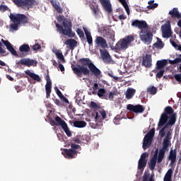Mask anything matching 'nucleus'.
<instances>
[{
  "mask_svg": "<svg viewBox=\"0 0 181 181\" xmlns=\"http://www.w3.org/2000/svg\"><path fill=\"white\" fill-rule=\"evenodd\" d=\"M61 25L59 23L56 24L57 32L64 35V36H68V37H74L76 36V33L73 32L71 21L69 20H65Z\"/></svg>",
  "mask_w": 181,
  "mask_h": 181,
  "instance_id": "nucleus-4",
  "label": "nucleus"
},
{
  "mask_svg": "<svg viewBox=\"0 0 181 181\" xmlns=\"http://www.w3.org/2000/svg\"><path fill=\"white\" fill-rule=\"evenodd\" d=\"M76 32L81 39H84V32L81 29L77 28Z\"/></svg>",
  "mask_w": 181,
  "mask_h": 181,
  "instance_id": "nucleus-45",
  "label": "nucleus"
},
{
  "mask_svg": "<svg viewBox=\"0 0 181 181\" xmlns=\"http://www.w3.org/2000/svg\"><path fill=\"white\" fill-rule=\"evenodd\" d=\"M148 161H144L142 160H139V163H138V168L140 170H144L145 168L146 167V163Z\"/></svg>",
  "mask_w": 181,
  "mask_h": 181,
  "instance_id": "nucleus-35",
  "label": "nucleus"
},
{
  "mask_svg": "<svg viewBox=\"0 0 181 181\" xmlns=\"http://www.w3.org/2000/svg\"><path fill=\"white\" fill-rule=\"evenodd\" d=\"M55 54L57 59H59V60H62V63H66V59H64V56H63V53L60 52H57Z\"/></svg>",
  "mask_w": 181,
  "mask_h": 181,
  "instance_id": "nucleus-39",
  "label": "nucleus"
},
{
  "mask_svg": "<svg viewBox=\"0 0 181 181\" xmlns=\"http://www.w3.org/2000/svg\"><path fill=\"white\" fill-rule=\"evenodd\" d=\"M146 93H148V94H150L151 95H155V94L158 93V88L153 86H150L147 88Z\"/></svg>",
  "mask_w": 181,
  "mask_h": 181,
  "instance_id": "nucleus-31",
  "label": "nucleus"
},
{
  "mask_svg": "<svg viewBox=\"0 0 181 181\" xmlns=\"http://www.w3.org/2000/svg\"><path fill=\"white\" fill-rule=\"evenodd\" d=\"M155 8H158V4H149L147 6V9H155Z\"/></svg>",
  "mask_w": 181,
  "mask_h": 181,
  "instance_id": "nucleus-53",
  "label": "nucleus"
},
{
  "mask_svg": "<svg viewBox=\"0 0 181 181\" xmlns=\"http://www.w3.org/2000/svg\"><path fill=\"white\" fill-rule=\"evenodd\" d=\"M1 42L6 46L7 50H8V52H10L13 56L18 57V52H16L15 48H13V46H12V44H11L9 41L2 39Z\"/></svg>",
  "mask_w": 181,
  "mask_h": 181,
  "instance_id": "nucleus-22",
  "label": "nucleus"
},
{
  "mask_svg": "<svg viewBox=\"0 0 181 181\" xmlns=\"http://www.w3.org/2000/svg\"><path fill=\"white\" fill-rule=\"evenodd\" d=\"M172 132L170 131H168L166 134L165 137L163 139V144H162V148L159 150V163L162 162L163 159L165 158V153L166 152H169V146L172 145L170 143V140L172 139Z\"/></svg>",
  "mask_w": 181,
  "mask_h": 181,
  "instance_id": "nucleus-6",
  "label": "nucleus"
},
{
  "mask_svg": "<svg viewBox=\"0 0 181 181\" xmlns=\"http://www.w3.org/2000/svg\"><path fill=\"white\" fill-rule=\"evenodd\" d=\"M90 9L93 15H95V16L98 15V12H99L98 6L90 5Z\"/></svg>",
  "mask_w": 181,
  "mask_h": 181,
  "instance_id": "nucleus-38",
  "label": "nucleus"
},
{
  "mask_svg": "<svg viewBox=\"0 0 181 181\" xmlns=\"http://www.w3.org/2000/svg\"><path fill=\"white\" fill-rule=\"evenodd\" d=\"M13 2L18 8L28 10L37 4L36 0H13Z\"/></svg>",
  "mask_w": 181,
  "mask_h": 181,
  "instance_id": "nucleus-9",
  "label": "nucleus"
},
{
  "mask_svg": "<svg viewBox=\"0 0 181 181\" xmlns=\"http://www.w3.org/2000/svg\"><path fill=\"white\" fill-rule=\"evenodd\" d=\"M0 53L1 54H6V50L2 48V42H0Z\"/></svg>",
  "mask_w": 181,
  "mask_h": 181,
  "instance_id": "nucleus-56",
  "label": "nucleus"
},
{
  "mask_svg": "<svg viewBox=\"0 0 181 181\" xmlns=\"http://www.w3.org/2000/svg\"><path fill=\"white\" fill-rule=\"evenodd\" d=\"M64 43L66 45V46H69V49L71 50H73L77 47V41L73 38L66 40Z\"/></svg>",
  "mask_w": 181,
  "mask_h": 181,
  "instance_id": "nucleus-27",
  "label": "nucleus"
},
{
  "mask_svg": "<svg viewBox=\"0 0 181 181\" xmlns=\"http://www.w3.org/2000/svg\"><path fill=\"white\" fill-rule=\"evenodd\" d=\"M148 156H149L148 153H143L141 156L139 160H144V161L148 162V160H146V158H148Z\"/></svg>",
  "mask_w": 181,
  "mask_h": 181,
  "instance_id": "nucleus-47",
  "label": "nucleus"
},
{
  "mask_svg": "<svg viewBox=\"0 0 181 181\" xmlns=\"http://www.w3.org/2000/svg\"><path fill=\"white\" fill-rule=\"evenodd\" d=\"M100 113L102 115L103 119H105V118H107V112L105 110H102L100 111Z\"/></svg>",
  "mask_w": 181,
  "mask_h": 181,
  "instance_id": "nucleus-54",
  "label": "nucleus"
},
{
  "mask_svg": "<svg viewBox=\"0 0 181 181\" xmlns=\"http://www.w3.org/2000/svg\"><path fill=\"white\" fill-rule=\"evenodd\" d=\"M59 69L60 71H62V73H63V71H64V66H63V64H62V63L59 64Z\"/></svg>",
  "mask_w": 181,
  "mask_h": 181,
  "instance_id": "nucleus-60",
  "label": "nucleus"
},
{
  "mask_svg": "<svg viewBox=\"0 0 181 181\" xmlns=\"http://www.w3.org/2000/svg\"><path fill=\"white\" fill-rule=\"evenodd\" d=\"M139 36L141 42H144L146 45H151L153 34L149 30V28H147L140 31Z\"/></svg>",
  "mask_w": 181,
  "mask_h": 181,
  "instance_id": "nucleus-8",
  "label": "nucleus"
},
{
  "mask_svg": "<svg viewBox=\"0 0 181 181\" xmlns=\"http://www.w3.org/2000/svg\"><path fill=\"white\" fill-rule=\"evenodd\" d=\"M174 78H175V80L177 81H178V83H181V74H175L174 75Z\"/></svg>",
  "mask_w": 181,
  "mask_h": 181,
  "instance_id": "nucleus-51",
  "label": "nucleus"
},
{
  "mask_svg": "<svg viewBox=\"0 0 181 181\" xmlns=\"http://www.w3.org/2000/svg\"><path fill=\"white\" fill-rule=\"evenodd\" d=\"M90 125L91 127V128H93V129H97L100 128V125H98V124L90 123Z\"/></svg>",
  "mask_w": 181,
  "mask_h": 181,
  "instance_id": "nucleus-55",
  "label": "nucleus"
},
{
  "mask_svg": "<svg viewBox=\"0 0 181 181\" xmlns=\"http://www.w3.org/2000/svg\"><path fill=\"white\" fill-rule=\"evenodd\" d=\"M73 141L75 144H81V140L78 137L74 138Z\"/></svg>",
  "mask_w": 181,
  "mask_h": 181,
  "instance_id": "nucleus-59",
  "label": "nucleus"
},
{
  "mask_svg": "<svg viewBox=\"0 0 181 181\" xmlns=\"http://www.w3.org/2000/svg\"><path fill=\"white\" fill-rule=\"evenodd\" d=\"M177 152L176 149H171L170 151L169 155H168V160H170V165H175V163L176 162V158H177Z\"/></svg>",
  "mask_w": 181,
  "mask_h": 181,
  "instance_id": "nucleus-24",
  "label": "nucleus"
},
{
  "mask_svg": "<svg viewBox=\"0 0 181 181\" xmlns=\"http://www.w3.org/2000/svg\"><path fill=\"white\" fill-rule=\"evenodd\" d=\"M105 93H107V91L105 90V88H100L98 90V95L100 98H103V97H104V95H105Z\"/></svg>",
  "mask_w": 181,
  "mask_h": 181,
  "instance_id": "nucleus-40",
  "label": "nucleus"
},
{
  "mask_svg": "<svg viewBox=\"0 0 181 181\" xmlns=\"http://www.w3.org/2000/svg\"><path fill=\"white\" fill-rule=\"evenodd\" d=\"M153 47L159 48V37H157V42L153 44Z\"/></svg>",
  "mask_w": 181,
  "mask_h": 181,
  "instance_id": "nucleus-61",
  "label": "nucleus"
},
{
  "mask_svg": "<svg viewBox=\"0 0 181 181\" xmlns=\"http://www.w3.org/2000/svg\"><path fill=\"white\" fill-rule=\"evenodd\" d=\"M21 53H29L30 52V47L28 44H23L19 47Z\"/></svg>",
  "mask_w": 181,
  "mask_h": 181,
  "instance_id": "nucleus-30",
  "label": "nucleus"
},
{
  "mask_svg": "<svg viewBox=\"0 0 181 181\" xmlns=\"http://www.w3.org/2000/svg\"><path fill=\"white\" fill-rule=\"evenodd\" d=\"M158 153H159V150L157 148L155 151V153L153 157L151 158L150 162L148 163L149 168L151 170H153L155 169V166H156V162L159 163V156H158Z\"/></svg>",
  "mask_w": 181,
  "mask_h": 181,
  "instance_id": "nucleus-15",
  "label": "nucleus"
},
{
  "mask_svg": "<svg viewBox=\"0 0 181 181\" xmlns=\"http://www.w3.org/2000/svg\"><path fill=\"white\" fill-rule=\"evenodd\" d=\"M102 6H103L105 11L108 12V13H111L112 12V7L111 6V3L110 0H99Z\"/></svg>",
  "mask_w": 181,
  "mask_h": 181,
  "instance_id": "nucleus-23",
  "label": "nucleus"
},
{
  "mask_svg": "<svg viewBox=\"0 0 181 181\" xmlns=\"http://www.w3.org/2000/svg\"><path fill=\"white\" fill-rule=\"evenodd\" d=\"M9 18L11 19L12 24H11L10 28L13 30H18V28H19V25H26L28 23L29 19L25 14H13L10 13Z\"/></svg>",
  "mask_w": 181,
  "mask_h": 181,
  "instance_id": "nucleus-3",
  "label": "nucleus"
},
{
  "mask_svg": "<svg viewBox=\"0 0 181 181\" xmlns=\"http://www.w3.org/2000/svg\"><path fill=\"white\" fill-rule=\"evenodd\" d=\"M121 119H122V118L121 117V115H117L115 119H114V122L116 125H119V121H121Z\"/></svg>",
  "mask_w": 181,
  "mask_h": 181,
  "instance_id": "nucleus-48",
  "label": "nucleus"
},
{
  "mask_svg": "<svg viewBox=\"0 0 181 181\" xmlns=\"http://www.w3.org/2000/svg\"><path fill=\"white\" fill-rule=\"evenodd\" d=\"M71 149H73L74 151H76L77 149H81V146L76 144H71Z\"/></svg>",
  "mask_w": 181,
  "mask_h": 181,
  "instance_id": "nucleus-49",
  "label": "nucleus"
},
{
  "mask_svg": "<svg viewBox=\"0 0 181 181\" xmlns=\"http://www.w3.org/2000/svg\"><path fill=\"white\" fill-rule=\"evenodd\" d=\"M63 153L66 159H74L75 158H77L78 151L71 148H64Z\"/></svg>",
  "mask_w": 181,
  "mask_h": 181,
  "instance_id": "nucleus-13",
  "label": "nucleus"
},
{
  "mask_svg": "<svg viewBox=\"0 0 181 181\" xmlns=\"http://www.w3.org/2000/svg\"><path fill=\"white\" fill-rule=\"evenodd\" d=\"M49 121L51 125H54L55 127H61L62 128V127H64L65 124H67L64 122V120L62 119L59 116H56L54 118V120L52 118H49Z\"/></svg>",
  "mask_w": 181,
  "mask_h": 181,
  "instance_id": "nucleus-19",
  "label": "nucleus"
},
{
  "mask_svg": "<svg viewBox=\"0 0 181 181\" xmlns=\"http://www.w3.org/2000/svg\"><path fill=\"white\" fill-rule=\"evenodd\" d=\"M141 65L144 67H151L152 66V56L149 54L143 55Z\"/></svg>",
  "mask_w": 181,
  "mask_h": 181,
  "instance_id": "nucleus-20",
  "label": "nucleus"
},
{
  "mask_svg": "<svg viewBox=\"0 0 181 181\" xmlns=\"http://www.w3.org/2000/svg\"><path fill=\"white\" fill-rule=\"evenodd\" d=\"M152 72L156 74V78H159V61H157L156 69L153 70Z\"/></svg>",
  "mask_w": 181,
  "mask_h": 181,
  "instance_id": "nucleus-41",
  "label": "nucleus"
},
{
  "mask_svg": "<svg viewBox=\"0 0 181 181\" xmlns=\"http://www.w3.org/2000/svg\"><path fill=\"white\" fill-rule=\"evenodd\" d=\"M172 107L167 106L164 109V112L160 115L159 119V127L163 128L159 131L160 138L166 136V131L169 127H173L176 124V113Z\"/></svg>",
  "mask_w": 181,
  "mask_h": 181,
  "instance_id": "nucleus-2",
  "label": "nucleus"
},
{
  "mask_svg": "<svg viewBox=\"0 0 181 181\" xmlns=\"http://www.w3.org/2000/svg\"><path fill=\"white\" fill-rule=\"evenodd\" d=\"M87 126V123L84 121H75L74 122V127L76 128H84Z\"/></svg>",
  "mask_w": 181,
  "mask_h": 181,
  "instance_id": "nucleus-33",
  "label": "nucleus"
},
{
  "mask_svg": "<svg viewBox=\"0 0 181 181\" xmlns=\"http://www.w3.org/2000/svg\"><path fill=\"white\" fill-rule=\"evenodd\" d=\"M30 47L34 52H37V50L42 49V45L36 43L34 45H30Z\"/></svg>",
  "mask_w": 181,
  "mask_h": 181,
  "instance_id": "nucleus-43",
  "label": "nucleus"
},
{
  "mask_svg": "<svg viewBox=\"0 0 181 181\" xmlns=\"http://www.w3.org/2000/svg\"><path fill=\"white\" fill-rule=\"evenodd\" d=\"M115 95V92H110L109 93L108 98H110V100H113Z\"/></svg>",
  "mask_w": 181,
  "mask_h": 181,
  "instance_id": "nucleus-58",
  "label": "nucleus"
},
{
  "mask_svg": "<svg viewBox=\"0 0 181 181\" xmlns=\"http://www.w3.org/2000/svg\"><path fill=\"white\" fill-rule=\"evenodd\" d=\"M62 128L64 131L67 136L69 137L71 136V131H70V129H69V126L67 125V123L65 125L62 126Z\"/></svg>",
  "mask_w": 181,
  "mask_h": 181,
  "instance_id": "nucleus-36",
  "label": "nucleus"
},
{
  "mask_svg": "<svg viewBox=\"0 0 181 181\" xmlns=\"http://www.w3.org/2000/svg\"><path fill=\"white\" fill-rule=\"evenodd\" d=\"M106 36L107 37V42H109V45L112 47L114 42H115V32L112 30H107L106 31Z\"/></svg>",
  "mask_w": 181,
  "mask_h": 181,
  "instance_id": "nucleus-21",
  "label": "nucleus"
},
{
  "mask_svg": "<svg viewBox=\"0 0 181 181\" xmlns=\"http://www.w3.org/2000/svg\"><path fill=\"white\" fill-rule=\"evenodd\" d=\"M143 181H155V180H153V177L151 176L149 178V175L144 174V175L143 177Z\"/></svg>",
  "mask_w": 181,
  "mask_h": 181,
  "instance_id": "nucleus-46",
  "label": "nucleus"
},
{
  "mask_svg": "<svg viewBox=\"0 0 181 181\" xmlns=\"http://www.w3.org/2000/svg\"><path fill=\"white\" fill-rule=\"evenodd\" d=\"M16 64H23L27 67H30L32 66L36 67V66H37V61L29 58H23L20 61L16 62Z\"/></svg>",
  "mask_w": 181,
  "mask_h": 181,
  "instance_id": "nucleus-11",
  "label": "nucleus"
},
{
  "mask_svg": "<svg viewBox=\"0 0 181 181\" xmlns=\"http://www.w3.org/2000/svg\"><path fill=\"white\" fill-rule=\"evenodd\" d=\"M50 4L52 5L53 8L56 9L58 13H62L63 12V8L60 6L57 5V3L54 0H50Z\"/></svg>",
  "mask_w": 181,
  "mask_h": 181,
  "instance_id": "nucleus-32",
  "label": "nucleus"
},
{
  "mask_svg": "<svg viewBox=\"0 0 181 181\" xmlns=\"http://www.w3.org/2000/svg\"><path fill=\"white\" fill-rule=\"evenodd\" d=\"M8 9H9L8 7H7L6 5H0V11L1 12H6V11H8Z\"/></svg>",
  "mask_w": 181,
  "mask_h": 181,
  "instance_id": "nucleus-50",
  "label": "nucleus"
},
{
  "mask_svg": "<svg viewBox=\"0 0 181 181\" xmlns=\"http://www.w3.org/2000/svg\"><path fill=\"white\" fill-rule=\"evenodd\" d=\"M90 108H91V110H98L100 106L97 105L95 102L91 101L90 103Z\"/></svg>",
  "mask_w": 181,
  "mask_h": 181,
  "instance_id": "nucleus-44",
  "label": "nucleus"
},
{
  "mask_svg": "<svg viewBox=\"0 0 181 181\" xmlns=\"http://www.w3.org/2000/svg\"><path fill=\"white\" fill-rule=\"evenodd\" d=\"M55 90H56L57 95H58V97H59V98H62L64 96L63 93H62V91L59 90V88H55Z\"/></svg>",
  "mask_w": 181,
  "mask_h": 181,
  "instance_id": "nucleus-52",
  "label": "nucleus"
},
{
  "mask_svg": "<svg viewBox=\"0 0 181 181\" xmlns=\"http://www.w3.org/2000/svg\"><path fill=\"white\" fill-rule=\"evenodd\" d=\"M54 103L57 105H61L62 103L60 102V100L59 99H54Z\"/></svg>",
  "mask_w": 181,
  "mask_h": 181,
  "instance_id": "nucleus-63",
  "label": "nucleus"
},
{
  "mask_svg": "<svg viewBox=\"0 0 181 181\" xmlns=\"http://www.w3.org/2000/svg\"><path fill=\"white\" fill-rule=\"evenodd\" d=\"M132 26L134 28H138L140 30H145L148 29V23L145 21L134 20L132 23Z\"/></svg>",
  "mask_w": 181,
  "mask_h": 181,
  "instance_id": "nucleus-14",
  "label": "nucleus"
},
{
  "mask_svg": "<svg viewBox=\"0 0 181 181\" xmlns=\"http://www.w3.org/2000/svg\"><path fill=\"white\" fill-rule=\"evenodd\" d=\"M168 64V60L166 59H163L159 61V70L161 69H163Z\"/></svg>",
  "mask_w": 181,
  "mask_h": 181,
  "instance_id": "nucleus-42",
  "label": "nucleus"
},
{
  "mask_svg": "<svg viewBox=\"0 0 181 181\" xmlns=\"http://www.w3.org/2000/svg\"><path fill=\"white\" fill-rule=\"evenodd\" d=\"M83 30L85 32V35L86 36V40L90 45V46L93 45V36H91V33L87 30V28H83Z\"/></svg>",
  "mask_w": 181,
  "mask_h": 181,
  "instance_id": "nucleus-28",
  "label": "nucleus"
},
{
  "mask_svg": "<svg viewBox=\"0 0 181 181\" xmlns=\"http://www.w3.org/2000/svg\"><path fill=\"white\" fill-rule=\"evenodd\" d=\"M25 73L27 74V76H29L30 78L34 80L35 81H37V83H40L42 81V78H40V76L35 73H33L30 71V70H26L25 71Z\"/></svg>",
  "mask_w": 181,
  "mask_h": 181,
  "instance_id": "nucleus-25",
  "label": "nucleus"
},
{
  "mask_svg": "<svg viewBox=\"0 0 181 181\" xmlns=\"http://www.w3.org/2000/svg\"><path fill=\"white\" fill-rule=\"evenodd\" d=\"M162 36L164 39H169L172 37L173 31H172V26L170 25V21H166L163 25H161Z\"/></svg>",
  "mask_w": 181,
  "mask_h": 181,
  "instance_id": "nucleus-10",
  "label": "nucleus"
},
{
  "mask_svg": "<svg viewBox=\"0 0 181 181\" xmlns=\"http://www.w3.org/2000/svg\"><path fill=\"white\" fill-rule=\"evenodd\" d=\"M127 109L129 111H132V112H135V114H142L144 111H145V107L142 105H127Z\"/></svg>",
  "mask_w": 181,
  "mask_h": 181,
  "instance_id": "nucleus-12",
  "label": "nucleus"
},
{
  "mask_svg": "<svg viewBox=\"0 0 181 181\" xmlns=\"http://www.w3.org/2000/svg\"><path fill=\"white\" fill-rule=\"evenodd\" d=\"M163 46H165L163 42H162V40L159 39V49H163Z\"/></svg>",
  "mask_w": 181,
  "mask_h": 181,
  "instance_id": "nucleus-62",
  "label": "nucleus"
},
{
  "mask_svg": "<svg viewBox=\"0 0 181 181\" xmlns=\"http://www.w3.org/2000/svg\"><path fill=\"white\" fill-rule=\"evenodd\" d=\"M168 15L170 16L172 19H174V18H176L177 19L181 18V13L179 12V9H177V8H173L172 10H170Z\"/></svg>",
  "mask_w": 181,
  "mask_h": 181,
  "instance_id": "nucleus-26",
  "label": "nucleus"
},
{
  "mask_svg": "<svg viewBox=\"0 0 181 181\" xmlns=\"http://www.w3.org/2000/svg\"><path fill=\"white\" fill-rule=\"evenodd\" d=\"M81 65L77 66H72V70L77 76V77H83V76H90V72L95 76V77L101 76V70L96 67V66L88 58H82L79 59Z\"/></svg>",
  "mask_w": 181,
  "mask_h": 181,
  "instance_id": "nucleus-1",
  "label": "nucleus"
},
{
  "mask_svg": "<svg viewBox=\"0 0 181 181\" xmlns=\"http://www.w3.org/2000/svg\"><path fill=\"white\" fill-rule=\"evenodd\" d=\"M100 56L102 57L103 61L104 63H106V64H110L111 63L112 59L111 58V55H110V53L108 52V50L103 49H100Z\"/></svg>",
  "mask_w": 181,
  "mask_h": 181,
  "instance_id": "nucleus-16",
  "label": "nucleus"
},
{
  "mask_svg": "<svg viewBox=\"0 0 181 181\" xmlns=\"http://www.w3.org/2000/svg\"><path fill=\"white\" fill-rule=\"evenodd\" d=\"M172 173H173L172 169H169L165 175L164 181H172Z\"/></svg>",
  "mask_w": 181,
  "mask_h": 181,
  "instance_id": "nucleus-34",
  "label": "nucleus"
},
{
  "mask_svg": "<svg viewBox=\"0 0 181 181\" xmlns=\"http://www.w3.org/2000/svg\"><path fill=\"white\" fill-rule=\"evenodd\" d=\"M153 136H155V128L151 129L144 136L143 139L142 148L144 151H146L148 148H150L153 141Z\"/></svg>",
  "mask_w": 181,
  "mask_h": 181,
  "instance_id": "nucleus-7",
  "label": "nucleus"
},
{
  "mask_svg": "<svg viewBox=\"0 0 181 181\" xmlns=\"http://www.w3.org/2000/svg\"><path fill=\"white\" fill-rule=\"evenodd\" d=\"M134 40H135V37L132 35H127L124 38L119 40L114 47L115 52H116V53L125 52V50L131 46V44Z\"/></svg>",
  "mask_w": 181,
  "mask_h": 181,
  "instance_id": "nucleus-5",
  "label": "nucleus"
},
{
  "mask_svg": "<svg viewBox=\"0 0 181 181\" xmlns=\"http://www.w3.org/2000/svg\"><path fill=\"white\" fill-rule=\"evenodd\" d=\"M170 42L172 46L173 47H175V49H177L179 48V45H177V44H176V42L175 41H173L172 40H170Z\"/></svg>",
  "mask_w": 181,
  "mask_h": 181,
  "instance_id": "nucleus-57",
  "label": "nucleus"
},
{
  "mask_svg": "<svg viewBox=\"0 0 181 181\" xmlns=\"http://www.w3.org/2000/svg\"><path fill=\"white\" fill-rule=\"evenodd\" d=\"M174 62H175V64H178V63H181V58H175Z\"/></svg>",
  "mask_w": 181,
  "mask_h": 181,
  "instance_id": "nucleus-64",
  "label": "nucleus"
},
{
  "mask_svg": "<svg viewBox=\"0 0 181 181\" xmlns=\"http://www.w3.org/2000/svg\"><path fill=\"white\" fill-rule=\"evenodd\" d=\"M121 2L122 5H123L127 15H129V6H128V4L127 3V0H119Z\"/></svg>",
  "mask_w": 181,
  "mask_h": 181,
  "instance_id": "nucleus-37",
  "label": "nucleus"
},
{
  "mask_svg": "<svg viewBox=\"0 0 181 181\" xmlns=\"http://www.w3.org/2000/svg\"><path fill=\"white\" fill-rule=\"evenodd\" d=\"M45 80L47 81L45 85L46 98H50V94L52 93V80H50V76L49 74L45 76Z\"/></svg>",
  "mask_w": 181,
  "mask_h": 181,
  "instance_id": "nucleus-18",
  "label": "nucleus"
},
{
  "mask_svg": "<svg viewBox=\"0 0 181 181\" xmlns=\"http://www.w3.org/2000/svg\"><path fill=\"white\" fill-rule=\"evenodd\" d=\"M95 45L96 47H102V49H105L106 47H108L107 40L101 36L96 37L95 40Z\"/></svg>",
  "mask_w": 181,
  "mask_h": 181,
  "instance_id": "nucleus-17",
  "label": "nucleus"
},
{
  "mask_svg": "<svg viewBox=\"0 0 181 181\" xmlns=\"http://www.w3.org/2000/svg\"><path fill=\"white\" fill-rule=\"evenodd\" d=\"M136 90L134 88H128L126 91V98L127 100H131L134 95H135Z\"/></svg>",
  "mask_w": 181,
  "mask_h": 181,
  "instance_id": "nucleus-29",
  "label": "nucleus"
}]
</instances>
